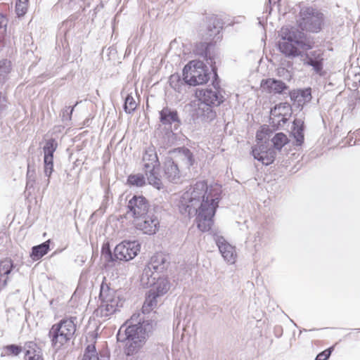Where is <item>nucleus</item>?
I'll list each match as a JSON object with an SVG mask.
<instances>
[{"label": "nucleus", "mask_w": 360, "mask_h": 360, "mask_svg": "<svg viewBox=\"0 0 360 360\" xmlns=\"http://www.w3.org/2000/svg\"><path fill=\"white\" fill-rule=\"evenodd\" d=\"M283 332V327L280 325H276L274 328V334L275 337L280 338L282 336Z\"/></svg>", "instance_id": "obj_55"}, {"label": "nucleus", "mask_w": 360, "mask_h": 360, "mask_svg": "<svg viewBox=\"0 0 360 360\" xmlns=\"http://www.w3.org/2000/svg\"><path fill=\"white\" fill-rule=\"evenodd\" d=\"M283 1V0H268L265 5L264 13H267V15H270L273 10V6H277V5L280 4Z\"/></svg>", "instance_id": "obj_51"}, {"label": "nucleus", "mask_w": 360, "mask_h": 360, "mask_svg": "<svg viewBox=\"0 0 360 360\" xmlns=\"http://www.w3.org/2000/svg\"><path fill=\"white\" fill-rule=\"evenodd\" d=\"M77 319L76 316L65 317L51 326L48 336L53 348L58 344L60 348L71 340L76 331Z\"/></svg>", "instance_id": "obj_6"}, {"label": "nucleus", "mask_w": 360, "mask_h": 360, "mask_svg": "<svg viewBox=\"0 0 360 360\" xmlns=\"http://www.w3.org/2000/svg\"><path fill=\"white\" fill-rule=\"evenodd\" d=\"M224 22L217 15L212 14L204 17L201 29L202 40L214 43L216 46L223 37Z\"/></svg>", "instance_id": "obj_10"}, {"label": "nucleus", "mask_w": 360, "mask_h": 360, "mask_svg": "<svg viewBox=\"0 0 360 360\" xmlns=\"http://www.w3.org/2000/svg\"><path fill=\"white\" fill-rule=\"evenodd\" d=\"M101 359V356H98L95 343L89 344L85 347L82 360H100Z\"/></svg>", "instance_id": "obj_42"}, {"label": "nucleus", "mask_w": 360, "mask_h": 360, "mask_svg": "<svg viewBox=\"0 0 360 360\" xmlns=\"http://www.w3.org/2000/svg\"><path fill=\"white\" fill-rule=\"evenodd\" d=\"M287 68H290L291 70H289L288 69H285V67H283V68H281L278 69V73L281 74V73H283L285 71H286L288 73V75H289L290 79H291L292 77V72H291V71L292 70V64H291L290 61L287 62Z\"/></svg>", "instance_id": "obj_53"}, {"label": "nucleus", "mask_w": 360, "mask_h": 360, "mask_svg": "<svg viewBox=\"0 0 360 360\" xmlns=\"http://www.w3.org/2000/svg\"><path fill=\"white\" fill-rule=\"evenodd\" d=\"M260 88L267 94H281L289 86L282 80L275 78L263 79L260 82Z\"/></svg>", "instance_id": "obj_20"}, {"label": "nucleus", "mask_w": 360, "mask_h": 360, "mask_svg": "<svg viewBox=\"0 0 360 360\" xmlns=\"http://www.w3.org/2000/svg\"><path fill=\"white\" fill-rule=\"evenodd\" d=\"M257 20H258V24L260 26H262V27H264V26L266 24V17H264V16L258 17Z\"/></svg>", "instance_id": "obj_58"}, {"label": "nucleus", "mask_w": 360, "mask_h": 360, "mask_svg": "<svg viewBox=\"0 0 360 360\" xmlns=\"http://www.w3.org/2000/svg\"><path fill=\"white\" fill-rule=\"evenodd\" d=\"M332 349L333 348H329L319 353L315 360H327L331 354Z\"/></svg>", "instance_id": "obj_52"}, {"label": "nucleus", "mask_w": 360, "mask_h": 360, "mask_svg": "<svg viewBox=\"0 0 360 360\" xmlns=\"http://www.w3.org/2000/svg\"><path fill=\"white\" fill-rule=\"evenodd\" d=\"M279 40L276 43L277 50L286 58H292V25L283 26L278 32Z\"/></svg>", "instance_id": "obj_17"}, {"label": "nucleus", "mask_w": 360, "mask_h": 360, "mask_svg": "<svg viewBox=\"0 0 360 360\" xmlns=\"http://www.w3.org/2000/svg\"><path fill=\"white\" fill-rule=\"evenodd\" d=\"M356 143V141H354L353 143H352V140L349 141V145L352 146Z\"/></svg>", "instance_id": "obj_63"}, {"label": "nucleus", "mask_w": 360, "mask_h": 360, "mask_svg": "<svg viewBox=\"0 0 360 360\" xmlns=\"http://www.w3.org/2000/svg\"><path fill=\"white\" fill-rule=\"evenodd\" d=\"M51 243V240L49 239L39 245L32 246L30 252V258L34 262L41 259L50 251Z\"/></svg>", "instance_id": "obj_26"}, {"label": "nucleus", "mask_w": 360, "mask_h": 360, "mask_svg": "<svg viewBox=\"0 0 360 360\" xmlns=\"http://www.w3.org/2000/svg\"><path fill=\"white\" fill-rule=\"evenodd\" d=\"M153 309V308L147 306L145 302L143 303V305L141 307V312L143 314L146 315V314H150V312Z\"/></svg>", "instance_id": "obj_57"}, {"label": "nucleus", "mask_w": 360, "mask_h": 360, "mask_svg": "<svg viewBox=\"0 0 360 360\" xmlns=\"http://www.w3.org/2000/svg\"><path fill=\"white\" fill-rule=\"evenodd\" d=\"M159 120L162 124L170 126V129L166 131L165 136L167 137L168 141L172 139L173 142L177 137V134L174 131L178 130L182 124L178 111L167 106L164 107L159 111Z\"/></svg>", "instance_id": "obj_12"}, {"label": "nucleus", "mask_w": 360, "mask_h": 360, "mask_svg": "<svg viewBox=\"0 0 360 360\" xmlns=\"http://www.w3.org/2000/svg\"><path fill=\"white\" fill-rule=\"evenodd\" d=\"M212 78L211 80V84L216 91H219L220 92L224 91L223 89L221 88L220 83H221V79L218 75V68L217 65H212Z\"/></svg>", "instance_id": "obj_45"}, {"label": "nucleus", "mask_w": 360, "mask_h": 360, "mask_svg": "<svg viewBox=\"0 0 360 360\" xmlns=\"http://www.w3.org/2000/svg\"><path fill=\"white\" fill-rule=\"evenodd\" d=\"M314 44L313 39L302 32H294V59L305 65L311 66L314 71L320 74L323 69V57L320 51H311Z\"/></svg>", "instance_id": "obj_3"}, {"label": "nucleus", "mask_w": 360, "mask_h": 360, "mask_svg": "<svg viewBox=\"0 0 360 360\" xmlns=\"http://www.w3.org/2000/svg\"><path fill=\"white\" fill-rule=\"evenodd\" d=\"M140 281L143 288H150L162 297L168 292L172 285L167 275L165 273L154 274L148 267L143 269Z\"/></svg>", "instance_id": "obj_8"}, {"label": "nucleus", "mask_w": 360, "mask_h": 360, "mask_svg": "<svg viewBox=\"0 0 360 360\" xmlns=\"http://www.w3.org/2000/svg\"><path fill=\"white\" fill-rule=\"evenodd\" d=\"M272 143V147L275 150H281V149L290 142V139L283 132H278L270 140Z\"/></svg>", "instance_id": "obj_34"}, {"label": "nucleus", "mask_w": 360, "mask_h": 360, "mask_svg": "<svg viewBox=\"0 0 360 360\" xmlns=\"http://www.w3.org/2000/svg\"><path fill=\"white\" fill-rule=\"evenodd\" d=\"M77 165H78V160H77L74 162L73 168H75V167H77Z\"/></svg>", "instance_id": "obj_62"}, {"label": "nucleus", "mask_w": 360, "mask_h": 360, "mask_svg": "<svg viewBox=\"0 0 360 360\" xmlns=\"http://www.w3.org/2000/svg\"><path fill=\"white\" fill-rule=\"evenodd\" d=\"M355 134L356 137H360V129L356 130Z\"/></svg>", "instance_id": "obj_60"}, {"label": "nucleus", "mask_w": 360, "mask_h": 360, "mask_svg": "<svg viewBox=\"0 0 360 360\" xmlns=\"http://www.w3.org/2000/svg\"><path fill=\"white\" fill-rule=\"evenodd\" d=\"M269 118L271 130L276 131L285 124L292 115V106L288 102L280 103L270 109Z\"/></svg>", "instance_id": "obj_13"}, {"label": "nucleus", "mask_w": 360, "mask_h": 360, "mask_svg": "<svg viewBox=\"0 0 360 360\" xmlns=\"http://www.w3.org/2000/svg\"><path fill=\"white\" fill-rule=\"evenodd\" d=\"M288 96L291 101H292V90H289Z\"/></svg>", "instance_id": "obj_59"}, {"label": "nucleus", "mask_w": 360, "mask_h": 360, "mask_svg": "<svg viewBox=\"0 0 360 360\" xmlns=\"http://www.w3.org/2000/svg\"><path fill=\"white\" fill-rule=\"evenodd\" d=\"M155 206H160L158 204H150L149 200L143 195L134 194L128 201L127 213L129 214L134 221L141 216L152 212Z\"/></svg>", "instance_id": "obj_14"}, {"label": "nucleus", "mask_w": 360, "mask_h": 360, "mask_svg": "<svg viewBox=\"0 0 360 360\" xmlns=\"http://www.w3.org/2000/svg\"><path fill=\"white\" fill-rule=\"evenodd\" d=\"M222 187L219 184H210L208 181L200 180L190 186L184 192L176 206L181 215L188 219L195 217L197 228L201 232H209L214 225L220 201Z\"/></svg>", "instance_id": "obj_1"}, {"label": "nucleus", "mask_w": 360, "mask_h": 360, "mask_svg": "<svg viewBox=\"0 0 360 360\" xmlns=\"http://www.w3.org/2000/svg\"><path fill=\"white\" fill-rule=\"evenodd\" d=\"M24 356L43 354L41 347L35 341H26L23 345Z\"/></svg>", "instance_id": "obj_37"}, {"label": "nucleus", "mask_w": 360, "mask_h": 360, "mask_svg": "<svg viewBox=\"0 0 360 360\" xmlns=\"http://www.w3.org/2000/svg\"><path fill=\"white\" fill-rule=\"evenodd\" d=\"M28 2L22 0H16L15 6V14L18 17L24 16L27 11Z\"/></svg>", "instance_id": "obj_47"}, {"label": "nucleus", "mask_w": 360, "mask_h": 360, "mask_svg": "<svg viewBox=\"0 0 360 360\" xmlns=\"http://www.w3.org/2000/svg\"><path fill=\"white\" fill-rule=\"evenodd\" d=\"M78 103L79 102L77 101L73 105L66 106L61 110L60 116L63 122L70 121L72 120V112Z\"/></svg>", "instance_id": "obj_48"}, {"label": "nucleus", "mask_w": 360, "mask_h": 360, "mask_svg": "<svg viewBox=\"0 0 360 360\" xmlns=\"http://www.w3.org/2000/svg\"><path fill=\"white\" fill-rule=\"evenodd\" d=\"M23 352V346L20 344H8L2 347L1 357H18Z\"/></svg>", "instance_id": "obj_29"}, {"label": "nucleus", "mask_w": 360, "mask_h": 360, "mask_svg": "<svg viewBox=\"0 0 360 360\" xmlns=\"http://www.w3.org/2000/svg\"><path fill=\"white\" fill-rule=\"evenodd\" d=\"M178 153L182 155L187 160V165L188 167H193L195 163L194 155L192 151L187 147L183 146L172 148L168 151L169 155Z\"/></svg>", "instance_id": "obj_31"}, {"label": "nucleus", "mask_w": 360, "mask_h": 360, "mask_svg": "<svg viewBox=\"0 0 360 360\" xmlns=\"http://www.w3.org/2000/svg\"><path fill=\"white\" fill-rule=\"evenodd\" d=\"M169 264L167 255L162 252H157L150 257L145 267L150 268V271L154 274H162L167 269Z\"/></svg>", "instance_id": "obj_21"}, {"label": "nucleus", "mask_w": 360, "mask_h": 360, "mask_svg": "<svg viewBox=\"0 0 360 360\" xmlns=\"http://www.w3.org/2000/svg\"><path fill=\"white\" fill-rule=\"evenodd\" d=\"M25 360H44L43 354H37L35 355H31L28 356H24Z\"/></svg>", "instance_id": "obj_56"}, {"label": "nucleus", "mask_w": 360, "mask_h": 360, "mask_svg": "<svg viewBox=\"0 0 360 360\" xmlns=\"http://www.w3.org/2000/svg\"><path fill=\"white\" fill-rule=\"evenodd\" d=\"M12 68V63L10 60L7 58L0 60V87H2L9 79Z\"/></svg>", "instance_id": "obj_30"}, {"label": "nucleus", "mask_w": 360, "mask_h": 360, "mask_svg": "<svg viewBox=\"0 0 360 360\" xmlns=\"http://www.w3.org/2000/svg\"><path fill=\"white\" fill-rule=\"evenodd\" d=\"M156 169L151 168L148 169V176L147 177L148 184L153 186L158 190H160L163 188V185L158 174L155 172Z\"/></svg>", "instance_id": "obj_39"}, {"label": "nucleus", "mask_w": 360, "mask_h": 360, "mask_svg": "<svg viewBox=\"0 0 360 360\" xmlns=\"http://www.w3.org/2000/svg\"><path fill=\"white\" fill-rule=\"evenodd\" d=\"M160 297L161 296L159 295L158 294L149 290L146 292L145 300L143 302H145L147 306L154 309L155 307H156L158 304V298Z\"/></svg>", "instance_id": "obj_46"}, {"label": "nucleus", "mask_w": 360, "mask_h": 360, "mask_svg": "<svg viewBox=\"0 0 360 360\" xmlns=\"http://www.w3.org/2000/svg\"><path fill=\"white\" fill-rule=\"evenodd\" d=\"M58 142L54 138H51L46 141L43 146L44 156H54V153L57 150Z\"/></svg>", "instance_id": "obj_44"}, {"label": "nucleus", "mask_w": 360, "mask_h": 360, "mask_svg": "<svg viewBox=\"0 0 360 360\" xmlns=\"http://www.w3.org/2000/svg\"><path fill=\"white\" fill-rule=\"evenodd\" d=\"M163 211L162 206H155L152 212L134 220V227L145 235L153 236L160 229V219Z\"/></svg>", "instance_id": "obj_9"}, {"label": "nucleus", "mask_w": 360, "mask_h": 360, "mask_svg": "<svg viewBox=\"0 0 360 360\" xmlns=\"http://www.w3.org/2000/svg\"><path fill=\"white\" fill-rule=\"evenodd\" d=\"M15 265L10 258H5L0 262V289L5 288L8 280V275L14 269Z\"/></svg>", "instance_id": "obj_24"}, {"label": "nucleus", "mask_w": 360, "mask_h": 360, "mask_svg": "<svg viewBox=\"0 0 360 360\" xmlns=\"http://www.w3.org/2000/svg\"><path fill=\"white\" fill-rule=\"evenodd\" d=\"M153 322L151 319L139 318V314H134L121 326L116 339L118 342L124 343L123 352L127 356L141 351L153 330Z\"/></svg>", "instance_id": "obj_2"}, {"label": "nucleus", "mask_w": 360, "mask_h": 360, "mask_svg": "<svg viewBox=\"0 0 360 360\" xmlns=\"http://www.w3.org/2000/svg\"><path fill=\"white\" fill-rule=\"evenodd\" d=\"M26 174V188H33L35 184V165L34 161L27 160Z\"/></svg>", "instance_id": "obj_38"}, {"label": "nucleus", "mask_w": 360, "mask_h": 360, "mask_svg": "<svg viewBox=\"0 0 360 360\" xmlns=\"http://www.w3.org/2000/svg\"><path fill=\"white\" fill-rule=\"evenodd\" d=\"M122 108L125 113L129 115L133 114L136 111L137 105L131 93L127 94L124 97Z\"/></svg>", "instance_id": "obj_41"}, {"label": "nucleus", "mask_w": 360, "mask_h": 360, "mask_svg": "<svg viewBox=\"0 0 360 360\" xmlns=\"http://www.w3.org/2000/svg\"><path fill=\"white\" fill-rule=\"evenodd\" d=\"M274 132L269 125H261L256 132L257 144L251 148L250 154L253 158L265 166L271 165L276 159V152L269 145V139Z\"/></svg>", "instance_id": "obj_5"}, {"label": "nucleus", "mask_w": 360, "mask_h": 360, "mask_svg": "<svg viewBox=\"0 0 360 360\" xmlns=\"http://www.w3.org/2000/svg\"><path fill=\"white\" fill-rule=\"evenodd\" d=\"M214 46H215L214 42L212 43L202 40L195 44L193 51L195 56L206 58L210 52V49Z\"/></svg>", "instance_id": "obj_32"}, {"label": "nucleus", "mask_w": 360, "mask_h": 360, "mask_svg": "<svg viewBox=\"0 0 360 360\" xmlns=\"http://www.w3.org/2000/svg\"><path fill=\"white\" fill-rule=\"evenodd\" d=\"M289 136L290 137H292V127L291 128V130L289 131Z\"/></svg>", "instance_id": "obj_61"}, {"label": "nucleus", "mask_w": 360, "mask_h": 360, "mask_svg": "<svg viewBox=\"0 0 360 360\" xmlns=\"http://www.w3.org/2000/svg\"><path fill=\"white\" fill-rule=\"evenodd\" d=\"M118 302L101 303L98 307L100 316L101 317H108L115 314L117 311Z\"/></svg>", "instance_id": "obj_36"}, {"label": "nucleus", "mask_w": 360, "mask_h": 360, "mask_svg": "<svg viewBox=\"0 0 360 360\" xmlns=\"http://www.w3.org/2000/svg\"><path fill=\"white\" fill-rule=\"evenodd\" d=\"M323 15L312 7L302 8L300 11L299 27L302 30L317 33L321 30Z\"/></svg>", "instance_id": "obj_11"}, {"label": "nucleus", "mask_w": 360, "mask_h": 360, "mask_svg": "<svg viewBox=\"0 0 360 360\" xmlns=\"http://www.w3.org/2000/svg\"><path fill=\"white\" fill-rule=\"evenodd\" d=\"M207 63L210 65V69L212 70V65H216V56L215 55H211L210 52L209 53V55L206 57V58H204Z\"/></svg>", "instance_id": "obj_54"}, {"label": "nucleus", "mask_w": 360, "mask_h": 360, "mask_svg": "<svg viewBox=\"0 0 360 360\" xmlns=\"http://www.w3.org/2000/svg\"><path fill=\"white\" fill-rule=\"evenodd\" d=\"M209 231L224 261L234 264L237 257L236 247L229 243L219 231L211 229Z\"/></svg>", "instance_id": "obj_15"}, {"label": "nucleus", "mask_w": 360, "mask_h": 360, "mask_svg": "<svg viewBox=\"0 0 360 360\" xmlns=\"http://www.w3.org/2000/svg\"><path fill=\"white\" fill-rule=\"evenodd\" d=\"M69 6L76 12L84 11L85 10V0H70Z\"/></svg>", "instance_id": "obj_49"}, {"label": "nucleus", "mask_w": 360, "mask_h": 360, "mask_svg": "<svg viewBox=\"0 0 360 360\" xmlns=\"http://www.w3.org/2000/svg\"><path fill=\"white\" fill-rule=\"evenodd\" d=\"M274 231V224L266 220V221L262 225V227L257 232L256 238H258V240L262 242L265 240H269L271 238Z\"/></svg>", "instance_id": "obj_33"}, {"label": "nucleus", "mask_w": 360, "mask_h": 360, "mask_svg": "<svg viewBox=\"0 0 360 360\" xmlns=\"http://www.w3.org/2000/svg\"><path fill=\"white\" fill-rule=\"evenodd\" d=\"M110 52L113 51V50H114L112 47H110Z\"/></svg>", "instance_id": "obj_64"}, {"label": "nucleus", "mask_w": 360, "mask_h": 360, "mask_svg": "<svg viewBox=\"0 0 360 360\" xmlns=\"http://www.w3.org/2000/svg\"><path fill=\"white\" fill-rule=\"evenodd\" d=\"M169 86L176 91L180 93L181 90L182 85L186 84L184 82V76L182 77L178 73L176 72L172 75L169 77Z\"/></svg>", "instance_id": "obj_40"}, {"label": "nucleus", "mask_w": 360, "mask_h": 360, "mask_svg": "<svg viewBox=\"0 0 360 360\" xmlns=\"http://www.w3.org/2000/svg\"><path fill=\"white\" fill-rule=\"evenodd\" d=\"M106 281V278L103 276V281L100 285L99 300L101 303L115 302V301H117L116 291L111 288L110 283H107Z\"/></svg>", "instance_id": "obj_23"}, {"label": "nucleus", "mask_w": 360, "mask_h": 360, "mask_svg": "<svg viewBox=\"0 0 360 360\" xmlns=\"http://www.w3.org/2000/svg\"><path fill=\"white\" fill-rule=\"evenodd\" d=\"M8 22L6 14L0 12V51L3 48L10 45L9 37L7 34Z\"/></svg>", "instance_id": "obj_27"}, {"label": "nucleus", "mask_w": 360, "mask_h": 360, "mask_svg": "<svg viewBox=\"0 0 360 360\" xmlns=\"http://www.w3.org/2000/svg\"><path fill=\"white\" fill-rule=\"evenodd\" d=\"M277 8L278 13L283 16L290 13L292 10V7L288 4L287 0H283L280 4H278Z\"/></svg>", "instance_id": "obj_50"}, {"label": "nucleus", "mask_w": 360, "mask_h": 360, "mask_svg": "<svg viewBox=\"0 0 360 360\" xmlns=\"http://www.w3.org/2000/svg\"><path fill=\"white\" fill-rule=\"evenodd\" d=\"M163 170L165 178L172 184L181 181V172L178 165L170 156L165 157L163 162Z\"/></svg>", "instance_id": "obj_19"}, {"label": "nucleus", "mask_w": 360, "mask_h": 360, "mask_svg": "<svg viewBox=\"0 0 360 360\" xmlns=\"http://www.w3.org/2000/svg\"><path fill=\"white\" fill-rule=\"evenodd\" d=\"M142 160L146 162L143 164V169L146 172H148V170L151 168L158 169L160 167V162L159 161L155 148L152 144L146 148Z\"/></svg>", "instance_id": "obj_22"}, {"label": "nucleus", "mask_w": 360, "mask_h": 360, "mask_svg": "<svg viewBox=\"0 0 360 360\" xmlns=\"http://www.w3.org/2000/svg\"><path fill=\"white\" fill-rule=\"evenodd\" d=\"M207 65L200 60H192L183 68L184 82L190 86L205 84L210 79Z\"/></svg>", "instance_id": "obj_7"}, {"label": "nucleus", "mask_w": 360, "mask_h": 360, "mask_svg": "<svg viewBox=\"0 0 360 360\" xmlns=\"http://www.w3.org/2000/svg\"><path fill=\"white\" fill-rule=\"evenodd\" d=\"M127 184L130 187L141 188L146 185V179L143 174H131L127 178Z\"/></svg>", "instance_id": "obj_35"}, {"label": "nucleus", "mask_w": 360, "mask_h": 360, "mask_svg": "<svg viewBox=\"0 0 360 360\" xmlns=\"http://www.w3.org/2000/svg\"><path fill=\"white\" fill-rule=\"evenodd\" d=\"M190 121L193 124L202 122H210L216 119L217 112L210 108L202 107L199 103L198 107L191 109L189 112Z\"/></svg>", "instance_id": "obj_18"}, {"label": "nucleus", "mask_w": 360, "mask_h": 360, "mask_svg": "<svg viewBox=\"0 0 360 360\" xmlns=\"http://www.w3.org/2000/svg\"><path fill=\"white\" fill-rule=\"evenodd\" d=\"M195 96L201 105L211 109L220 106L225 101V98L221 92L213 91L211 88L196 89Z\"/></svg>", "instance_id": "obj_16"}, {"label": "nucleus", "mask_w": 360, "mask_h": 360, "mask_svg": "<svg viewBox=\"0 0 360 360\" xmlns=\"http://www.w3.org/2000/svg\"><path fill=\"white\" fill-rule=\"evenodd\" d=\"M294 146H301L304 140V122L302 118L294 119Z\"/></svg>", "instance_id": "obj_28"}, {"label": "nucleus", "mask_w": 360, "mask_h": 360, "mask_svg": "<svg viewBox=\"0 0 360 360\" xmlns=\"http://www.w3.org/2000/svg\"><path fill=\"white\" fill-rule=\"evenodd\" d=\"M53 159L54 156H44V172L45 176L48 178L47 184L50 182V177L52 175L53 169Z\"/></svg>", "instance_id": "obj_43"}, {"label": "nucleus", "mask_w": 360, "mask_h": 360, "mask_svg": "<svg viewBox=\"0 0 360 360\" xmlns=\"http://www.w3.org/2000/svg\"><path fill=\"white\" fill-rule=\"evenodd\" d=\"M311 98V89L310 87L294 90V106L300 108V110H302L304 105L310 102Z\"/></svg>", "instance_id": "obj_25"}, {"label": "nucleus", "mask_w": 360, "mask_h": 360, "mask_svg": "<svg viewBox=\"0 0 360 360\" xmlns=\"http://www.w3.org/2000/svg\"><path fill=\"white\" fill-rule=\"evenodd\" d=\"M141 243L138 240H124L112 251L110 243H104L101 247V256L107 264L132 260L140 252Z\"/></svg>", "instance_id": "obj_4"}]
</instances>
